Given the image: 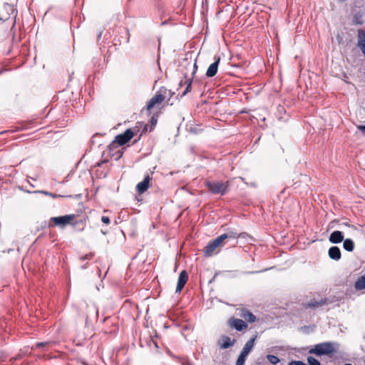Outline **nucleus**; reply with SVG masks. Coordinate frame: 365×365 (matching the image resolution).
<instances>
[{"mask_svg":"<svg viewBox=\"0 0 365 365\" xmlns=\"http://www.w3.org/2000/svg\"><path fill=\"white\" fill-rule=\"evenodd\" d=\"M336 349V344L329 341L316 344L309 352L317 356L329 355L335 352Z\"/></svg>","mask_w":365,"mask_h":365,"instance_id":"nucleus-1","label":"nucleus"},{"mask_svg":"<svg viewBox=\"0 0 365 365\" xmlns=\"http://www.w3.org/2000/svg\"><path fill=\"white\" fill-rule=\"evenodd\" d=\"M225 245V237L219 236L210 242L205 248V255L210 257L219 252L220 248Z\"/></svg>","mask_w":365,"mask_h":365,"instance_id":"nucleus-2","label":"nucleus"},{"mask_svg":"<svg viewBox=\"0 0 365 365\" xmlns=\"http://www.w3.org/2000/svg\"><path fill=\"white\" fill-rule=\"evenodd\" d=\"M205 185L212 193L220 194L222 195L227 192L229 187L228 182L207 181Z\"/></svg>","mask_w":365,"mask_h":365,"instance_id":"nucleus-3","label":"nucleus"},{"mask_svg":"<svg viewBox=\"0 0 365 365\" xmlns=\"http://www.w3.org/2000/svg\"><path fill=\"white\" fill-rule=\"evenodd\" d=\"M74 219V215H66L60 217H51V220L54 223L56 226L65 227L69 225Z\"/></svg>","mask_w":365,"mask_h":365,"instance_id":"nucleus-4","label":"nucleus"},{"mask_svg":"<svg viewBox=\"0 0 365 365\" xmlns=\"http://www.w3.org/2000/svg\"><path fill=\"white\" fill-rule=\"evenodd\" d=\"M133 137V132L130 129H127L123 133L118 135L115 141L119 145H123L128 143Z\"/></svg>","mask_w":365,"mask_h":365,"instance_id":"nucleus-5","label":"nucleus"},{"mask_svg":"<svg viewBox=\"0 0 365 365\" xmlns=\"http://www.w3.org/2000/svg\"><path fill=\"white\" fill-rule=\"evenodd\" d=\"M236 314L240 317L244 319L245 321L253 323L256 320L255 316L251 313L250 311L244 309V308H240L236 310Z\"/></svg>","mask_w":365,"mask_h":365,"instance_id":"nucleus-6","label":"nucleus"},{"mask_svg":"<svg viewBox=\"0 0 365 365\" xmlns=\"http://www.w3.org/2000/svg\"><path fill=\"white\" fill-rule=\"evenodd\" d=\"M165 100V96L157 93L148 102L147 109L150 110L152 108L159 106Z\"/></svg>","mask_w":365,"mask_h":365,"instance_id":"nucleus-7","label":"nucleus"},{"mask_svg":"<svg viewBox=\"0 0 365 365\" xmlns=\"http://www.w3.org/2000/svg\"><path fill=\"white\" fill-rule=\"evenodd\" d=\"M215 62L211 63L210 66L208 67L206 76L207 77H213L216 75L218 69V65L220 61V57L219 56H215Z\"/></svg>","mask_w":365,"mask_h":365,"instance_id":"nucleus-8","label":"nucleus"},{"mask_svg":"<svg viewBox=\"0 0 365 365\" xmlns=\"http://www.w3.org/2000/svg\"><path fill=\"white\" fill-rule=\"evenodd\" d=\"M188 279V275L187 272L184 270L182 271L180 273L178 280V284L176 287L175 292L177 293H179L182 291V288L184 287L185 284H186L187 281Z\"/></svg>","mask_w":365,"mask_h":365,"instance_id":"nucleus-9","label":"nucleus"},{"mask_svg":"<svg viewBox=\"0 0 365 365\" xmlns=\"http://www.w3.org/2000/svg\"><path fill=\"white\" fill-rule=\"evenodd\" d=\"M230 325L237 331H242L247 328V324L242 319L232 318L230 320Z\"/></svg>","mask_w":365,"mask_h":365,"instance_id":"nucleus-10","label":"nucleus"},{"mask_svg":"<svg viewBox=\"0 0 365 365\" xmlns=\"http://www.w3.org/2000/svg\"><path fill=\"white\" fill-rule=\"evenodd\" d=\"M329 240L331 243L338 244L344 240V235L342 232L336 230L331 233Z\"/></svg>","mask_w":365,"mask_h":365,"instance_id":"nucleus-11","label":"nucleus"},{"mask_svg":"<svg viewBox=\"0 0 365 365\" xmlns=\"http://www.w3.org/2000/svg\"><path fill=\"white\" fill-rule=\"evenodd\" d=\"M87 316L86 321L88 319H97L98 315V309L94 304L87 305Z\"/></svg>","mask_w":365,"mask_h":365,"instance_id":"nucleus-12","label":"nucleus"},{"mask_svg":"<svg viewBox=\"0 0 365 365\" xmlns=\"http://www.w3.org/2000/svg\"><path fill=\"white\" fill-rule=\"evenodd\" d=\"M329 257L336 261H338L341 259V251L338 247H331L329 249L328 251Z\"/></svg>","mask_w":365,"mask_h":365,"instance_id":"nucleus-13","label":"nucleus"},{"mask_svg":"<svg viewBox=\"0 0 365 365\" xmlns=\"http://www.w3.org/2000/svg\"><path fill=\"white\" fill-rule=\"evenodd\" d=\"M235 340L231 341L230 338L227 336H223L219 341L220 348L225 349L234 345Z\"/></svg>","mask_w":365,"mask_h":365,"instance_id":"nucleus-14","label":"nucleus"},{"mask_svg":"<svg viewBox=\"0 0 365 365\" xmlns=\"http://www.w3.org/2000/svg\"><path fill=\"white\" fill-rule=\"evenodd\" d=\"M150 177L146 176L144 180L137 185V190L139 193H143L149 187Z\"/></svg>","mask_w":365,"mask_h":365,"instance_id":"nucleus-15","label":"nucleus"},{"mask_svg":"<svg viewBox=\"0 0 365 365\" xmlns=\"http://www.w3.org/2000/svg\"><path fill=\"white\" fill-rule=\"evenodd\" d=\"M255 339L256 337H253L250 339L248 341H247L240 353L244 355L248 356V354L254 347Z\"/></svg>","mask_w":365,"mask_h":365,"instance_id":"nucleus-16","label":"nucleus"},{"mask_svg":"<svg viewBox=\"0 0 365 365\" xmlns=\"http://www.w3.org/2000/svg\"><path fill=\"white\" fill-rule=\"evenodd\" d=\"M358 46L361 52L365 51V31L362 29L358 31Z\"/></svg>","mask_w":365,"mask_h":365,"instance_id":"nucleus-17","label":"nucleus"},{"mask_svg":"<svg viewBox=\"0 0 365 365\" xmlns=\"http://www.w3.org/2000/svg\"><path fill=\"white\" fill-rule=\"evenodd\" d=\"M356 290L365 289V274L359 277L354 283Z\"/></svg>","mask_w":365,"mask_h":365,"instance_id":"nucleus-18","label":"nucleus"},{"mask_svg":"<svg viewBox=\"0 0 365 365\" xmlns=\"http://www.w3.org/2000/svg\"><path fill=\"white\" fill-rule=\"evenodd\" d=\"M343 247L348 252H352L354 249V243L351 239H346L343 240Z\"/></svg>","mask_w":365,"mask_h":365,"instance_id":"nucleus-19","label":"nucleus"},{"mask_svg":"<svg viewBox=\"0 0 365 365\" xmlns=\"http://www.w3.org/2000/svg\"><path fill=\"white\" fill-rule=\"evenodd\" d=\"M220 237H225V240L228 239V238H231V239H236V238H238L240 237V235H238L236 232H234V231H230L227 233H225V234H222L221 235H220Z\"/></svg>","mask_w":365,"mask_h":365,"instance_id":"nucleus-20","label":"nucleus"},{"mask_svg":"<svg viewBox=\"0 0 365 365\" xmlns=\"http://www.w3.org/2000/svg\"><path fill=\"white\" fill-rule=\"evenodd\" d=\"M267 359L273 365H276L279 362V359L274 355L268 354L267 355Z\"/></svg>","mask_w":365,"mask_h":365,"instance_id":"nucleus-21","label":"nucleus"},{"mask_svg":"<svg viewBox=\"0 0 365 365\" xmlns=\"http://www.w3.org/2000/svg\"><path fill=\"white\" fill-rule=\"evenodd\" d=\"M34 192L35 193H42L43 195H46L47 196H50V197H53V198L62 197V195L53 194V193H51V192H47V191H44V190H38V191H35Z\"/></svg>","mask_w":365,"mask_h":365,"instance_id":"nucleus-22","label":"nucleus"},{"mask_svg":"<svg viewBox=\"0 0 365 365\" xmlns=\"http://www.w3.org/2000/svg\"><path fill=\"white\" fill-rule=\"evenodd\" d=\"M247 356L240 353L236 362V365H244Z\"/></svg>","mask_w":365,"mask_h":365,"instance_id":"nucleus-23","label":"nucleus"},{"mask_svg":"<svg viewBox=\"0 0 365 365\" xmlns=\"http://www.w3.org/2000/svg\"><path fill=\"white\" fill-rule=\"evenodd\" d=\"M185 83L187 84V87H186L185 90L183 91L182 96L186 95L190 91L191 86H192V79L189 78V79L186 80Z\"/></svg>","mask_w":365,"mask_h":365,"instance_id":"nucleus-24","label":"nucleus"},{"mask_svg":"<svg viewBox=\"0 0 365 365\" xmlns=\"http://www.w3.org/2000/svg\"><path fill=\"white\" fill-rule=\"evenodd\" d=\"M307 361L309 365H321L320 362L312 356H309L307 358Z\"/></svg>","mask_w":365,"mask_h":365,"instance_id":"nucleus-25","label":"nucleus"},{"mask_svg":"<svg viewBox=\"0 0 365 365\" xmlns=\"http://www.w3.org/2000/svg\"><path fill=\"white\" fill-rule=\"evenodd\" d=\"M322 304H323L322 302H319L314 301L313 302L309 303V307H317L321 306Z\"/></svg>","mask_w":365,"mask_h":365,"instance_id":"nucleus-26","label":"nucleus"},{"mask_svg":"<svg viewBox=\"0 0 365 365\" xmlns=\"http://www.w3.org/2000/svg\"><path fill=\"white\" fill-rule=\"evenodd\" d=\"M101 221L106 225H108L110 222V218L107 216H103L101 217Z\"/></svg>","mask_w":365,"mask_h":365,"instance_id":"nucleus-27","label":"nucleus"},{"mask_svg":"<svg viewBox=\"0 0 365 365\" xmlns=\"http://www.w3.org/2000/svg\"><path fill=\"white\" fill-rule=\"evenodd\" d=\"M47 344H48L47 342H40V343H37L36 344V348H41V347L46 346Z\"/></svg>","mask_w":365,"mask_h":365,"instance_id":"nucleus-28","label":"nucleus"},{"mask_svg":"<svg viewBox=\"0 0 365 365\" xmlns=\"http://www.w3.org/2000/svg\"><path fill=\"white\" fill-rule=\"evenodd\" d=\"M356 128H357L359 130H361V131H362V132H364V131H365V125H357V126H356Z\"/></svg>","mask_w":365,"mask_h":365,"instance_id":"nucleus-29","label":"nucleus"},{"mask_svg":"<svg viewBox=\"0 0 365 365\" xmlns=\"http://www.w3.org/2000/svg\"><path fill=\"white\" fill-rule=\"evenodd\" d=\"M92 257V255H85L83 257L81 258V259H91Z\"/></svg>","mask_w":365,"mask_h":365,"instance_id":"nucleus-30","label":"nucleus"},{"mask_svg":"<svg viewBox=\"0 0 365 365\" xmlns=\"http://www.w3.org/2000/svg\"><path fill=\"white\" fill-rule=\"evenodd\" d=\"M4 8L5 9H8V8L11 9V6H10L9 4H5V5H4Z\"/></svg>","mask_w":365,"mask_h":365,"instance_id":"nucleus-31","label":"nucleus"},{"mask_svg":"<svg viewBox=\"0 0 365 365\" xmlns=\"http://www.w3.org/2000/svg\"><path fill=\"white\" fill-rule=\"evenodd\" d=\"M193 67H194V71L193 72L195 73V70L197 68L196 63H194Z\"/></svg>","mask_w":365,"mask_h":365,"instance_id":"nucleus-32","label":"nucleus"},{"mask_svg":"<svg viewBox=\"0 0 365 365\" xmlns=\"http://www.w3.org/2000/svg\"><path fill=\"white\" fill-rule=\"evenodd\" d=\"M154 122H155V123L157 122V120H154V119H153V118H152V123H154Z\"/></svg>","mask_w":365,"mask_h":365,"instance_id":"nucleus-33","label":"nucleus"},{"mask_svg":"<svg viewBox=\"0 0 365 365\" xmlns=\"http://www.w3.org/2000/svg\"><path fill=\"white\" fill-rule=\"evenodd\" d=\"M154 122H155V123L157 122V120H154V119H153V118H152V123H154Z\"/></svg>","mask_w":365,"mask_h":365,"instance_id":"nucleus-34","label":"nucleus"},{"mask_svg":"<svg viewBox=\"0 0 365 365\" xmlns=\"http://www.w3.org/2000/svg\"><path fill=\"white\" fill-rule=\"evenodd\" d=\"M289 365H294V361L290 362V363L289 364Z\"/></svg>","mask_w":365,"mask_h":365,"instance_id":"nucleus-35","label":"nucleus"}]
</instances>
